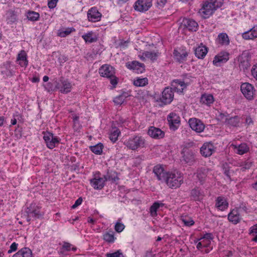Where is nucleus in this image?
Listing matches in <instances>:
<instances>
[{
  "label": "nucleus",
  "mask_w": 257,
  "mask_h": 257,
  "mask_svg": "<svg viewBox=\"0 0 257 257\" xmlns=\"http://www.w3.org/2000/svg\"><path fill=\"white\" fill-rule=\"evenodd\" d=\"M214 151V147L210 143H205L200 148V153L204 157L210 156Z\"/></svg>",
  "instance_id": "obj_26"
},
{
  "label": "nucleus",
  "mask_w": 257,
  "mask_h": 257,
  "mask_svg": "<svg viewBox=\"0 0 257 257\" xmlns=\"http://www.w3.org/2000/svg\"><path fill=\"white\" fill-rule=\"evenodd\" d=\"M103 178L105 182L110 181L111 183H114L119 179L117 173L114 171H108Z\"/></svg>",
  "instance_id": "obj_39"
},
{
  "label": "nucleus",
  "mask_w": 257,
  "mask_h": 257,
  "mask_svg": "<svg viewBox=\"0 0 257 257\" xmlns=\"http://www.w3.org/2000/svg\"><path fill=\"white\" fill-rule=\"evenodd\" d=\"M183 174L178 171L174 170L168 172L165 182L169 188L176 189L183 183Z\"/></svg>",
  "instance_id": "obj_1"
},
{
  "label": "nucleus",
  "mask_w": 257,
  "mask_h": 257,
  "mask_svg": "<svg viewBox=\"0 0 257 257\" xmlns=\"http://www.w3.org/2000/svg\"><path fill=\"white\" fill-rule=\"evenodd\" d=\"M227 199L222 196H218L215 200V207L220 211H223L228 207Z\"/></svg>",
  "instance_id": "obj_24"
},
{
  "label": "nucleus",
  "mask_w": 257,
  "mask_h": 257,
  "mask_svg": "<svg viewBox=\"0 0 257 257\" xmlns=\"http://www.w3.org/2000/svg\"><path fill=\"white\" fill-rule=\"evenodd\" d=\"M174 89H173L171 87H165L162 92L161 96L157 101L161 102L164 105L171 103L174 99Z\"/></svg>",
  "instance_id": "obj_8"
},
{
  "label": "nucleus",
  "mask_w": 257,
  "mask_h": 257,
  "mask_svg": "<svg viewBox=\"0 0 257 257\" xmlns=\"http://www.w3.org/2000/svg\"><path fill=\"white\" fill-rule=\"evenodd\" d=\"M79 118V116L77 115L76 114H74L72 117L73 122V127L74 130L76 131L79 130L81 127V124H80Z\"/></svg>",
  "instance_id": "obj_52"
},
{
  "label": "nucleus",
  "mask_w": 257,
  "mask_h": 257,
  "mask_svg": "<svg viewBox=\"0 0 257 257\" xmlns=\"http://www.w3.org/2000/svg\"><path fill=\"white\" fill-rule=\"evenodd\" d=\"M75 31V30L73 28H68L65 30H60L59 31L58 36L61 37H65Z\"/></svg>",
  "instance_id": "obj_49"
},
{
  "label": "nucleus",
  "mask_w": 257,
  "mask_h": 257,
  "mask_svg": "<svg viewBox=\"0 0 257 257\" xmlns=\"http://www.w3.org/2000/svg\"><path fill=\"white\" fill-rule=\"evenodd\" d=\"M240 118L238 116H234L229 118H225L224 124L229 127H237L239 125Z\"/></svg>",
  "instance_id": "obj_35"
},
{
  "label": "nucleus",
  "mask_w": 257,
  "mask_h": 257,
  "mask_svg": "<svg viewBox=\"0 0 257 257\" xmlns=\"http://www.w3.org/2000/svg\"><path fill=\"white\" fill-rule=\"evenodd\" d=\"M99 73L102 77L109 78L115 74V70L112 66L108 64H104L99 68Z\"/></svg>",
  "instance_id": "obj_17"
},
{
  "label": "nucleus",
  "mask_w": 257,
  "mask_h": 257,
  "mask_svg": "<svg viewBox=\"0 0 257 257\" xmlns=\"http://www.w3.org/2000/svg\"><path fill=\"white\" fill-rule=\"evenodd\" d=\"M252 166V163L250 161H245L242 166L241 169L243 171L246 169H249Z\"/></svg>",
  "instance_id": "obj_57"
},
{
  "label": "nucleus",
  "mask_w": 257,
  "mask_h": 257,
  "mask_svg": "<svg viewBox=\"0 0 257 257\" xmlns=\"http://www.w3.org/2000/svg\"><path fill=\"white\" fill-rule=\"evenodd\" d=\"M240 90L248 100L253 99L255 90L252 84L247 82L242 83L240 86Z\"/></svg>",
  "instance_id": "obj_9"
},
{
  "label": "nucleus",
  "mask_w": 257,
  "mask_h": 257,
  "mask_svg": "<svg viewBox=\"0 0 257 257\" xmlns=\"http://www.w3.org/2000/svg\"><path fill=\"white\" fill-rule=\"evenodd\" d=\"M134 85L138 87H143L146 86L148 83V78H137L134 81Z\"/></svg>",
  "instance_id": "obj_44"
},
{
  "label": "nucleus",
  "mask_w": 257,
  "mask_h": 257,
  "mask_svg": "<svg viewBox=\"0 0 257 257\" xmlns=\"http://www.w3.org/2000/svg\"><path fill=\"white\" fill-rule=\"evenodd\" d=\"M228 114L227 113H220L218 115V119L223 121L224 123L225 118H228Z\"/></svg>",
  "instance_id": "obj_62"
},
{
  "label": "nucleus",
  "mask_w": 257,
  "mask_h": 257,
  "mask_svg": "<svg viewBox=\"0 0 257 257\" xmlns=\"http://www.w3.org/2000/svg\"><path fill=\"white\" fill-rule=\"evenodd\" d=\"M239 67L241 69L245 70L248 69L250 66L249 61L247 59H243L242 57L239 58Z\"/></svg>",
  "instance_id": "obj_48"
},
{
  "label": "nucleus",
  "mask_w": 257,
  "mask_h": 257,
  "mask_svg": "<svg viewBox=\"0 0 257 257\" xmlns=\"http://www.w3.org/2000/svg\"><path fill=\"white\" fill-rule=\"evenodd\" d=\"M82 202V199L81 198H79L77 199L74 204L72 206L71 208L72 209H75L77 207H78L79 205H80Z\"/></svg>",
  "instance_id": "obj_63"
},
{
  "label": "nucleus",
  "mask_w": 257,
  "mask_h": 257,
  "mask_svg": "<svg viewBox=\"0 0 257 257\" xmlns=\"http://www.w3.org/2000/svg\"><path fill=\"white\" fill-rule=\"evenodd\" d=\"M163 203H159V202H154L153 205L151 206L150 209V212L152 216H155L157 215V211L160 206H163Z\"/></svg>",
  "instance_id": "obj_47"
},
{
  "label": "nucleus",
  "mask_w": 257,
  "mask_h": 257,
  "mask_svg": "<svg viewBox=\"0 0 257 257\" xmlns=\"http://www.w3.org/2000/svg\"><path fill=\"white\" fill-rule=\"evenodd\" d=\"M207 52V47L202 44L195 49V55L199 59H203Z\"/></svg>",
  "instance_id": "obj_33"
},
{
  "label": "nucleus",
  "mask_w": 257,
  "mask_h": 257,
  "mask_svg": "<svg viewBox=\"0 0 257 257\" xmlns=\"http://www.w3.org/2000/svg\"><path fill=\"white\" fill-rule=\"evenodd\" d=\"M110 79V82L113 86V88H115L118 83V78L115 76V74L113 76L109 77Z\"/></svg>",
  "instance_id": "obj_55"
},
{
  "label": "nucleus",
  "mask_w": 257,
  "mask_h": 257,
  "mask_svg": "<svg viewBox=\"0 0 257 257\" xmlns=\"http://www.w3.org/2000/svg\"><path fill=\"white\" fill-rule=\"evenodd\" d=\"M241 209V207L239 208H234L230 211L228 214V220L234 224L239 223L241 220L239 210Z\"/></svg>",
  "instance_id": "obj_25"
},
{
  "label": "nucleus",
  "mask_w": 257,
  "mask_h": 257,
  "mask_svg": "<svg viewBox=\"0 0 257 257\" xmlns=\"http://www.w3.org/2000/svg\"><path fill=\"white\" fill-rule=\"evenodd\" d=\"M146 140L141 135H134L130 137L124 142V145L129 149L137 151L139 148L146 146Z\"/></svg>",
  "instance_id": "obj_4"
},
{
  "label": "nucleus",
  "mask_w": 257,
  "mask_h": 257,
  "mask_svg": "<svg viewBox=\"0 0 257 257\" xmlns=\"http://www.w3.org/2000/svg\"><path fill=\"white\" fill-rule=\"evenodd\" d=\"M13 257H32V252L30 248L24 247L14 254Z\"/></svg>",
  "instance_id": "obj_36"
},
{
  "label": "nucleus",
  "mask_w": 257,
  "mask_h": 257,
  "mask_svg": "<svg viewBox=\"0 0 257 257\" xmlns=\"http://www.w3.org/2000/svg\"><path fill=\"white\" fill-rule=\"evenodd\" d=\"M223 3V0H207L200 10V13L205 19L208 18L217 8L221 7Z\"/></svg>",
  "instance_id": "obj_3"
},
{
  "label": "nucleus",
  "mask_w": 257,
  "mask_h": 257,
  "mask_svg": "<svg viewBox=\"0 0 257 257\" xmlns=\"http://www.w3.org/2000/svg\"><path fill=\"white\" fill-rule=\"evenodd\" d=\"M242 37L245 40L253 39L257 38V26H254L249 30L243 33Z\"/></svg>",
  "instance_id": "obj_34"
},
{
  "label": "nucleus",
  "mask_w": 257,
  "mask_h": 257,
  "mask_svg": "<svg viewBox=\"0 0 257 257\" xmlns=\"http://www.w3.org/2000/svg\"><path fill=\"white\" fill-rule=\"evenodd\" d=\"M27 19L31 21H37L40 18V14L34 11H29L27 13Z\"/></svg>",
  "instance_id": "obj_45"
},
{
  "label": "nucleus",
  "mask_w": 257,
  "mask_h": 257,
  "mask_svg": "<svg viewBox=\"0 0 257 257\" xmlns=\"http://www.w3.org/2000/svg\"><path fill=\"white\" fill-rule=\"evenodd\" d=\"M125 122V119L120 117L117 121H113V122H116V126L118 127H122L123 124Z\"/></svg>",
  "instance_id": "obj_61"
},
{
  "label": "nucleus",
  "mask_w": 257,
  "mask_h": 257,
  "mask_svg": "<svg viewBox=\"0 0 257 257\" xmlns=\"http://www.w3.org/2000/svg\"><path fill=\"white\" fill-rule=\"evenodd\" d=\"M82 38L84 39L86 43H91L95 42L97 40L96 35L92 31L88 32L83 34Z\"/></svg>",
  "instance_id": "obj_37"
},
{
  "label": "nucleus",
  "mask_w": 257,
  "mask_h": 257,
  "mask_svg": "<svg viewBox=\"0 0 257 257\" xmlns=\"http://www.w3.org/2000/svg\"><path fill=\"white\" fill-rule=\"evenodd\" d=\"M213 235L212 233H206L199 240H201L202 239H208L210 241V240L213 239Z\"/></svg>",
  "instance_id": "obj_59"
},
{
  "label": "nucleus",
  "mask_w": 257,
  "mask_h": 257,
  "mask_svg": "<svg viewBox=\"0 0 257 257\" xmlns=\"http://www.w3.org/2000/svg\"><path fill=\"white\" fill-rule=\"evenodd\" d=\"M153 171L159 181L165 182L168 172L165 170L162 165H157L154 166Z\"/></svg>",
  "instance_id": "obj_16"
},
{
  "label": "nucleus",
  "mask_w": 257,
  "mask_h": 257,
  "mask_svg": "<svg viewBox=\"0 0 257 257\" xmlns=\"http://www.w3.org/2000/svg\"><path fill=\"white\" fill-rule=\"evenodd\" d=\"M102 14L95 7L91 8L87 12V18L89 21L97 22L101 20Z\"/></svg>",
  "instance_id": "obj_18"
},
{
  "label": "nucleus",
  "mask_w": 257,
  "mask_h": 257,
  "mask_svg": "<svg viewBox=\"0 0 257 257\" xmlns=\"http://www.w3.org/2000/svg\"><path fill=\"white\" fill-rule=\"evenodd\" d=\"M167 120L170 129L173 131H176L181 123L180 116L175 112H171L168 115Z\"/></svg>",
  "instance_id": "obj_10"
},
{
  "label": "nucleus",
  "mask_w": 257,
  "mask_h": 257,
  "mask_svg": "<svg viewBox=\"0 0 257 257\" xmlns=\"http://www.w3.org/2000/svg\"><path fill=\"white\" fill-rule=\"evenodd\" d=\"M20 11L18 9H12L7 11L5 14L6 22L8 24L16 23L19 19Z\"/></svg>",
  "instance_id": "obj_13"
},
{
  "label": "nucleus",
  "mask_w": 257,
  "mask_h": 257,
  "mask_svg": "<svg viewBox=\"0 0 257 257\" xmlns=\"http://www.w3.org/2000/svg\"><path fill=\"white\" fill-rule=\"evenodd\" d=\"M58 0H51L48 2V6L50 9H53L56 7Z\"/></svg>",
  "instance_id": "obj_60"
},
{
  "label": "nucleus",
  "mask_w": 257,
  "mask_h": 257,
  "mask_svg": "<svg viewBox=\"0 0 257 257\" xmlns=\"http://www.w3.org/2000/svg\"><path fill=\"white\" fill-rule=\"evenodd\" d=\"M190 127L197 133L202 132L205 128V125L199 119L191 118L188 121Z\"/></svg>",
  "instance_id": "obj_15"
},
{
  "label": "nucleus",
  "mask_w": 257,
  "mask_h": 257,
  "mask_svg": "<svg viewBox=\"0 0 257 257\" xmlns=\"http://www.w3.org/2000/svg\"><path fill=\"white\" fill-rule=\"evenodd\" d=\"M103 239L106 242L112 243H113L116 239V237H114V233L113 232H105L103 235Z\"/></svg>",
  "instance_id": "obj_43"
},
{
  "label": "nucleus",
  "mask_w": 257,
  "mask_h": 257,
  "mask_svg": "<svg viewBox=\"0 0 257 257\" xmlns=\"http://www.w3.org/2000/svg\"><path fill=\"white\" fill-rule=\"evenodd\" d=\"M190 84V80L185 77L182 79H177L173 80L171 82V86L175 92L178 93H183L184 90L186 89Z\"/></svg>",
  "instance_id": "obj_5"
},
{
  "label": "nucleus",
  "mask_w": 257,
  "mask_h": 257,
  "mask_svg": "<svg viewBox=\"0 0 257 257\" xmlns=\"http://www.w3.org/2000/svg\"><path fill=\"white\" fill-rule=\"evenodd\" d=\"M230 147L232 148L234 152L239 155H242L249 151V147L245 143H241L239 145L231 144Z\"/></svg>",
  "instance_id": "obj_20"
},
{
  "label": "nucleus",
  "mask_w": 257,
  "mask_h": 257,
  "mask_svg": "<svg viewBox=\"0 0 257 257\" xmlns=\"http://www.w3.org/2000/svg\"><path fill=\"white\" fill-rule=\"evenodd\" d=\"M183 24L189 31L196 32L198 29V24L194 20L189 18H184L183 20Z\"/></svg>",
  "instance_id": "obj_28"
},
{
  "label": "nucleus",
  "mask_w": 257,
  "mask_h": 257,
  "mask_svg": "<svg viewBox=\"0 0 257 257\" xmlns=\"http://www.w3.org/2000/svg\"><path fill=\"white\" fill-rule=\"evenodd\" d=\"M44 87H45V90L48 92H50L53 90V86L51 83H48L47 84H46L45 85Z\"/></svg>",
  "instance_id": "obj_64"
},
{
  "label": "nucleus",
  "mask_w": 257,
  "mask_h": 257,
  "mask_svg": "<svg viewBox=\"0 0 257 257\" xmlns=\"http://www.w3.org/2000/svg\"><path fill=\"white\" fill-rule=\"evenodd\" d=\"M159 55L160 53L158 51H145L140 53L139 56L142 61H145L146 59H149L152 62H154L157 60Z\"/></svg>",
  "instance_id": "obj_23"
},
{
  "label": "nucleus",
  "mask_w": 257,
  "mask_h": 257,
  "mask_svg": "<svg viewBox=\"0 0 257 257\" xmlns=\"http://www.w3.org/2000/svg\"><path fill=\"white\" fill-rule=\"evenodd\" d=\"M77 247L73 244L66 241L63 242L62 245L60 248L59 254L61 255H66L67 254V252L70 251H76Z\"/></svg>",
  "instance_id": "obj_29"
},
{
  "label": "nucleus",
  "mask_w": 257,
  "mask_h": 257,
  "mask_svg": "<svg viewBox=\"0 0 257 257\" xmlns=\"http://www.w3.org/2000/svg\"><path fill=\"white\" fill-rule=\"evenodd\" d=\"M196 153V150L193 143L186 144L181 153L182 161L188 165H193L196 161L195 156Z\"/></svg>",
  "instance_id": "obj_2"
},
{
  "label": "nucleus",
  "mask_w": 257,
  "mask_h": 257,
  "mask_svg": "<svg viewBox=\"0 0 257 257\" xmlns=\"http://www.w3.org/2000/svg\"><path fill=\"white\" fill-rule=\"evenodd\" d=\"M209 169L205 168L198 169L196 172V177L201 184H203L207 177Z\"/></svg>",
  "instance_id": "obj_32"
},
{
  "label": "nucleus",
  "mask_w": 257,
  "mask_h": 257,
  "mask_svg": "<svg viewBox=\"0 0 257 257\" xmlns=\"http://www.w3.org/2000/svg\"><path fill=\"white\" fill-rule=\"evenodd\" d=\"M106 257H124L121 250H117L112 253H107L105 254Z\"/></svg>",
  "instance_id": "obj_53"
},
{
  "label": "nucleus",
  "mask_w": 257,
  "mask_h": 257,
  "mask_svg": "<svg viewBox=\"0 0 257 257\" xmlns=\"http://www.w3.org/2000/svg\"><path fill=\"white\" fill-rule=\"evenodd\" d=\"M124 225L123 223L117 222L114 226V229L117 232H121L124 228Z\"/></svg>",
  "instance_id": "obj_54"
},
{
  "label": "nucleus",
  "mask_w": 257,
  "mask_h": 257,
  "mask_svg": "<svg viewBox=\"0 0 257 257\" xmlns=\"http://www.w3.org/2000/svg\"><path fill=\"white\" fill-rule=\"evenodd\" d=\"M72 85L68 79L61 77L56 81L55 88L63 94H67L71 91Z\"/></svg>",
  "instance_id": "obj_7"
},
{
  "label": "nucleus",
  "mask_w": 257,
  "mask_h": 257,
  "mask_svg": "<svg viewBox=\"0 0 257 257\" xmlns=\"http://www.w3.org/2000/svg\"><path fill=\"white\" fill-rule=\"evenodd\" d=\"M126 67L137 73H142L145 70L144 64L136 61L126 63Z\"/></svg>",
  "instance_id": "obj_22"
},
{
  "label": "nucleus",
  "mask_w": 257,
  "mask_h": 257,
  "mask_svg": "<svg viewBox=\"0 0 257 257\" xmlns=\"http://www.w3.org/2000/svg\"><path fill=\"white\" fill-rule=\"evenodd\" d=\"M27 213V221L28 222L31 220L32 218H39L43 215V213L41 212L40 207L33 203L28 208Z\"/></svg>",
  "instance_id": "obj_12"
},
{
  "label": "nucleus",
  "mask_w": 257,
  "mask_h": 257,
  "mask_svg": "<svg viewBox=\"0 0 257 257\" xmlns=\"http://www.w3.org/2000/svg\"><path fill=\"white\" fill-rule=\"evenodd\" d=\"M100 175L99 172H97L94 175L93 178L90 180L91 186L96 190H101L105 185V180Z\"/></svg>",
  "instance_id": "obj_11"
},
{
  "label": "nucleus",
  "mask_w": 257,
  "mask_h": 257,
  "mask_svg": "<svg viewBox=\"0 0 257 257\" xmlns=\"http://www.w3.org/2000/svg\"><path fill=\"white\" fill-rule=\"evenodd\" d=\"M173 55L177 61L179 62H182L186 60L188 53L182 50L178 51L175 49L173 52Z\"/></svg>",
  "instance_id": "obj_38"
},
{
  "label": "nucleus",
  "mask_w": 257,
  "mask_h": 257,
  "mask_svg": "<svg viewBox=\"0 0 257 257\" xmlns=\"http://www.w3.org/2000/svg\"><path fill=\"white\" fill-rule=\"evenodd\" d=\"M103 148V146L101 143H98L95 146L90 147V150L96 155H101L102 153Z\"/></svg>",
  "instance_id": "obj_46"
},
{
  "label": "nucleus",
  "mask_w": 257,
  "mask_h": 257,
  "mask_svg": "<svg viewBox=\"0 0 257 257\" xmlns=\"http://www.w3.org/2000/svg\"><path fill=\"white\" fill-rule=\"evenodd\" d=\"M17 61L22 67L26 68L28 65L27 55L24 50H21L18 54L17 58Z\"/></svg>",
  "instance_id": "obj_30"
},
{
  "label": "nucleus",
  "mask_w": 257,
  "mask_h": 257,
  "mask_svg": "<svg viewBox=\"0 0 257 257\" xmlns=\"http://www.w3.org/2000/svg\"><path fill=\"white\" fill-rule=\"evenodd\" d=\"M229 56L228 52L222 51L215 56L213 64L216 66H220L221 63H224L229 60Z\"/></svg>",
  "instance_id": "obj_19"
},
{
  "label": "nucleus",
  "mask_w": 257,
  "mask_h": 257,
  "mask_svg": "<svg viewBox=\"0 0 257 257\" xmlns=\"http://www.w3.org/2000/svg\"><path fill=\"white\" fill-rule=\"evenodd\" d=\"M249 234L252 236L251 240L257 242V224L250 228Z\"/></svg>",
  "instance_id": "obj_50"
},
{
  "label": "nucleus",
  "mask_w": 257,
  "mask_h": 257,
  "mask_svg": "<svg viewBox=\"0 0 257 257\" xmlns=\"http://www.w3.org/2000/svg\"><path fill=\"white\" fill-rule=\"evenodd\" d=\"M126 92H123L113 99L114 103L116 105H121L124 101L125 98L128 96Z\"/></svg>",
  "instance_id": "obj_42"
},
{
  "label": "nucleus",
  "mask_w": 257,
  "mask_h": 257,
  "mask_svg": "<svg viewBox=\"0 0 257 257\" xmlns=\"http://www.w3.org/2000/svg\"><path fill=\"white\" fill-rule=\"evenodd\" d=\"M18 244L16 242H13L10 246V248L8 250V252L11 253L12 252L15 251L18 248Z\"/></svg>",
  "instance_id": "obj_58"
},
{
  "label": "nucleus",
  "mask_w": 257,
  "mask_h": 257,
  "mask_svg": "<svg viewBox=\"0 0 257 257\" xmlns=\"http://www.w3.org/2000/svg\"><path fill=\"white\" fill-rule=\"evenodd\" d=\"M120 135V131L116 126V122H112L111 129L109 134V139L113 143L118 140V136Z\"/></svg>",
  "instance_id": "obj_31"
},
{
  "label": "nucleus",
  "mask_w": 257,
  "mask_h": 257,
  "mask_svg": "<svg viewBox=\"0 0 257 257\" xmlns=\"http://www.w3.org/2000/svg\"><path fill=\"white\" fill-rule=\"evenodd\" d=\"M43 139L46 146L50 149H53L59 145L60 139L49 132H43Z\"/></svg>",
  "instance_id": "obj_6"
},
{
  "label": "nucleus",
  "mask_w": 257,
  "mask_h": 257,
  "mask_svg": "<svg viewBox=\"0 0 257 257\" xmlns=\"http://www.w3.org/2000/svg\"><path fill=\"white\" fill-rule=\"evenodd\" d=\"M190 196L192 199L196 201H201L204 196V191L199 187H195L190 192Z\"/></svg>",
  "instance_id": "obj_27"
},
{
  "label": "nucleus",
  "mask_w": 257,
  "mask_h": 257,
  "mask_svg": "<svg viewBox=\"0 0 257 257\" xmlns=\"http://www.w3.org/2000/svg\"><path fill=\"white\" fill-rule=\"evenodd\" d=\"M218 42L222 45H228L229 44V39L227 34L225 33H220L217 38Z\"/></svg>",
  "instance_id": "obj_40"
},
{
  "label": "nucleus",
  "mask_w": 257,
  "mask_h": 257,
  "mask_svg": "<svg viewBox=\"0 0 257 257\" xmlns=\"http://www.w3.org/2000/svg\"><path fill=\"white\" fill-rule=\"evenodd\" d=\"M181 221L186 226H191L194 225V220L190 217L185 216L181 218Z\"/></svg>",
  "instance_id": "obj_51"
},
{
  "label": "nucleus",
  "mask_w": 257,
  "mask_h": 257,
  "mask_svg": "<svg viewBox=\"0 0 257 257\" xmlns=\"http://www.w3.org/2000/svg\"><path fill=\"white\" fill-rule=\"evenodd\" d=\"M251 75L257 81V64L253 65L251 70Z\"/></svg>",
  "instance_id": "obj_56"
},
{
  "label": "nucleus",
  "mask_w": 257,
  "mask_h": 257,
  "mask_svg": "<svg viewBox=\"0 0 257 257\" xmlns=\"http://www.w3.org/2000/svg\"><path fill=\"white\" fill-rule=\"evenodd\" d=\"M148 134L155 139H161L165 137V132L159 128L152 126L149 128Z\"/></svg>",
  "instance_id": "obj_21"
},
{
  "label": "nucleus",
  "mask_w": 257,
  "mask_h": 257,
  "mask_svg": "<svg viewBox=\"0 0 257 257\" xmlns=\"http://www.w3.org/2000/svg\"><path fill=\"white\" fill-rule=\"evenodd\" d=\"M201 102L207 105H210L214 102V98L211 94H203L201 97Z\"/></svg>",
  "instance_id": "obj_41"
},
{
  "label": "nucleus",
  "mask_w": 257,
  "mask_h": 257,
  "mask_svg": "<svg viewBox=\"0 0 257 257\" xmlns=\"http://www.w3.org/2000/svg\"><path fill=\"white\" fill-rule=\"evenodd\" d=\"M152 6V0H138L134 6V9L140 12L147 11Z\"/></svg>",
  "instance_id": "obj_14"
}]
</instances>
